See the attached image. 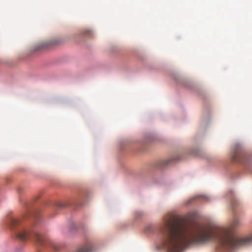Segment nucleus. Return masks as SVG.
<instances>
[{
  "label": "nucleus",
  "mask_w": 252,
  "mask_h": 252,
  "mask_svg": "<svg viewBox=\"0 0 252 252\" xmlns=\"http://www.w3.org/2000/svg\"><path fill=\"white\" fill-rule=\"evenodd\" d=\"M171 160H172L171 159H168V160H162V161H160V167H163L168 165L171 162Z\"/></svg>",
  "instance_id": "6"
},
{
  "label": "nucleus",
  "mask_w": 252,
  "mask_h": 252,
  "mask_svg": "<svg viewBox=\"0 0 252 252\" xmlns=\"http://www.w3.org/2000/svg\"><path fill=\"white\" fill-rule=\"evenodd\" d=\"M239 220L237 219H235L231 224L232 228H235V227L239 225Z\"/></svg>",
  "instance_id": "7"
},
{
  "label": "nucleus",
  "mask_w": 252,
  "mask_h": 252,
  "mask_svg": "<svg viewBox=\"0 0 252 252\" xmlns=\"http://www.w3.org/2000/svg\"><path fill=\"white\" fill-rule=\"evenodd\" d=\"M60 207H63V205H61V206H60Z\"/></svg>",
  "instance_id": "8"
},
{
  "label": "nucleus",
  "mask_w": 252,
  "mask_h": 252,
  "mask_svg": "<svg viewBox=\"0 0 252 252\" xmlns=\"http://www.w3.org/2000/svg\"><path fill=\"white\" fill-rule=\"evenodd\" d=\"M163 246L167 252H181L187 247L211 241L219 242L221 249L229 250L252 243V234L246 237L235 236L230 229L213 225L190 228L184 219L171 216L159 228Z\"/></svg>",
  "instance_id": "1"
},
{
  "label": "nucleus",
  "mask_w": 252,
  "mask_h": 252,
  "mask_svg": "<svg viewBox=\"0 0 252 252\" xmlns=\"http://www.w3.org/2000/svg\"><path fill=\"white\" fill-rule=\"evenodd\" d=\"M20 223V220L16 218H12L10 220V226L12 228H15Z\"/></svg>",
  "instance_id": "5"
},
{
  "label": "nucleus",
  "mask_w": 252,
  "mask_h": 252,
  "mask_svg": "<svg viewBox=\"0 0 252 252\" xmlns=\"http://www.w3.org/2000/svg\"><path fill=\"white\" fill-rule=\"evenodd\" d=\"M242 153L239 148H236L233 153L232 160L233 161L241 162Z\"/></svg>",
  "instance_id": "4"
},
{
  "label": "nucleus",
  "mask_w": 252,
  "mask_h": 252,
  "mask_svg": "<svg viewBox=\"0 0 252 252\" xmlns=\"http://www.w3.org/2000/svg\"><path fill=\"white\" fill-rule=\"evenodd\" d=\"M15 235L16 238L20 240L25 241L28 238H31L35 241L37 245L41 247H46L50 245L55 250H58L57 246L48 237L42 236L37 232L27 231L23 229L16 231Z\"/></svg>",
  "instance_id": "2"
},
{
  "label": "nucleus",
  "mask_w": 252,
  "mask_h": 252,
  "mask_svg": "<svg viewBox=\"0 0 252 252\" xmlns=\"http://www.w3.org/2000/svg\"><path fill=\"white\" fill-rule=\"evenodd\" d=\"M94 250L93 246L90 242L79 247L74 252H93Z\"/></svg>",
  "instance_id": "3"
}]
</instances>
